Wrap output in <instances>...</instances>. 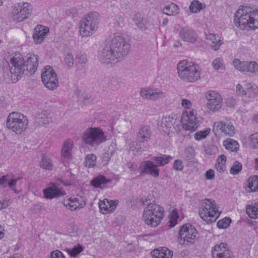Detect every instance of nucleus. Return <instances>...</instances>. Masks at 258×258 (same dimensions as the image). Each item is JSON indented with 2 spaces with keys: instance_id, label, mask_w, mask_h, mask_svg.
Wrapping results in <instances>:
<instances>
[{
  "instance_id": "nucleus-37",
  "label": "nucleus",
  "mask_w": 258,
  "mask_h": 258,
  "mask_svg": "<svg viewBox=\"0 0 258 258\" xmlns=\"http://www.w3.org/2000/svg\"><path fill=\"white\" fill-rule=\"evenodd\" d=\"M212 65L214 69L215 70L218 71L225 70L223 59L222 57H218L214 59L212 62Z\"/></svg>"
},
{
  "instance_id": "nucleus-18",
  "label": "nucleus",
  "mask_w": 258,
  "mask_h": 258,
  "mask_svg": "<svg viewBox=\"0 0 258 258\" xmlns=\"http://www.w3.org/2000/svg\"><path fill=\"white\" fill-rule=\"evenodd\" d=\"M179 35L182 41L192 44L195 43L198 39L197 33L186 27L182 28L180 30Z\"/></svg>"
},
{
  "instance_id": "nucleus-22",
  "label": "nucleus",
  "mask_w": 258,
  "mask_h": 258,
  "mask_svg": "<svg viewBox=\"0 0 258 258\" xmlns=\"http://www.w3.org/2000/svg\"><path fill=\"white\" fill-rule=\"evenodd\" d=\"M49 32L48 28L42 26H37L34 29L33 33L34 42L36 44L41 43L44 39L46 34Z\"/></svg>"
},
{
  "instance_id": "nucleus-46",
  "label": "nucleus",
  "mask_w": 258,
  "mask_h": 258,
  "mask_svg": "<svg viewBox=\"0 0 258 258\" xmlns=\"http://www.w3.org/2000/svg\"><path fill=\"white\" fill-rule=\"evenodd\" d=\"M83 250V248L82 246L78 244L77 245H75L72 249H68V253L71 256L75 257L78 254H79L81 252H82Z\"/></svg>"
},
{
  "instance_id": "nucleus-26",
  "label": "nucleus",
  "mask_w": 258,
  "mask_h": 258,
  "mask_svg": "<svg viewBox=\"0 0 258 258\" xmlns=\"http://www.w3.org/2000/svg\"><path fill=\"white\" fill-rule=\"evenodd\" d=\"M111 182L110 179L107 178L105 176L100 175L94 178L91 181V184L95 188H103L106 186L107 183Z\"/></svg>"
},
{
  "instance_id": "nucleus-58",
  "label": "nucleus",
  "mask_w": 258,
  "mask_h": 258,
  "mask_svg": "<svg viewBox=\"0 0 258 258\" xmlns=\"http://www.w3.org/2000/svg\"><path fill=\"white\" fill-rule=\"evenodd\" d=\"M50 258H65L63 253L59 250H56L52 251Z\"/></svg>"
},
{
  "instance_id": "nucleus-6",
  "label": "nucleus",
  "mask_w": 258,
  "mask_h": 258,
  "mask_svg": "<svg viewBox=\"0 0 258 258\" xmlns=\"http://www.w3.org/2000/svg\"><path fill=\"white\" fill-rule=\"evenodd\" d=\"M100 15L97 12H90L80 22V33L82 37L89 36L98 29Z\"/></svg>"
},
{
  "instance_id": "nucleus-55",
  "label": "nucleus",
  "mask_w": 258,
  "mask_h": 258,
  "mask_svg": "<svg viewBox=\"0 0 258 258\" xmlns=\"http://www.w3.org/2000/svg\"><path fill=\"white\" fill-rule=\"evenodd\" d=\"M205 152L208 155H215L218 153V148L214 145L208 146L205 149Z\"/></svg>"
},
{
  "instance_id": "nucleus-48",
  "label": "nucleus",
  "mask_w": 258,
  "mask_h": 258,
  "mask_svg": "<svg viewBox=\"0 0 258 258\" xmlns=\"http://www.w3.org/2000/svg\"><path fill=\"white\" fill-rule=\"evenodd\" d=\"M231 222V220L230 218L225 217L217 222V227L220 229H226L229 226Z\"/></svg>"
},
{
  "instance_id": "nucleus-38",
  "label": "nucleus",
  "mask_w": 258,
  "mask_h": 258,
  "mask_svg": "<svg viewBox=\"0 0 258 258\" xmlns=\"http://www.w3.org/2000/svg\"><path fill=\"white\" fill-rule=\"evenodd\" d=\"M40 165L42 168L48 170H51L53 166L52 161L50 159L44 155L42 157L41 161L40 162Z\"/></svg>"
},
{
  "instance_id": "nucleus-10",
  "label": "nucleus",
  "mask_w": 258,
  "mask_h": 258,
  "mask_svg": "<svg viewBox=\"0 0 258 258\" xmlns=\"http://www.w3.org/2000/svg\"><path fill=\"white\" fill-rule=\"evenodd\" d=\"M83 142L92 147H97L106 140V137L98 127H89L85 130L82 136Z\"/></svg>"
},
{
  "instance_id": "nucleus-1",
  "label": "nucleus",
  "mask_w": 258,
  "mask_h": 258,
  "mask_svg": "<svg viewBox=\"0 0 258 258\" xmlns=\"http://www.w3.org/2000/svg\"><path fill=\"white\" fill-rule=\"evenodd\" d=\"M131 47L123 35L114 33L107 38L105 45L99 55V60L106 64L111 61H119L128 54Z\"/></svg>"
},
{
  "instance_id": "nucleus-29",
  "label": "nucleus",
  "mask_w": 258,
  "mask_h": 258,
  "mask_svg": "<svg viewBox=\"0 0 258 258\" xmlns=\"http://www.w3.org/2000/svg\"><path fill=\"white\" fill-rule=\"evenodd\" d=\"M246 190L248 192L258 191V176L250 177L247 180Z\"/></svg>"
},
{
  "instance_id": "nucleus-59",
  "label": "nucleus",
  "mask_w": 258,
  "mask_h": 258,
  "mask_svg": "<svg viewBox=\"0 0 258 258\" xmlns=\"http://www.w3.org/2000/svg\"><path fill=\"white\" fill-rule=\"evenodd\" d=\"M205 176L207 179L209 180H213L215 178L214 171L213 170H208L205 174Z\"/></svg>"
},
{
  "instance_id": "nucleus-27",
  "label": "nucleus",
  "mask_w": 258,
  "mask_h": 258,
  "mask_svg": "<svg viewBox=\"0 0 258 258\" xmlns=\"http://www.w3.org/2000/svg\"><path fill=\"white\" fill-rule=\"evenodd\" d=\"M73 145V141L70 139H68L63 143L61 150V156L62 157L66 159H69L71 157Z\"/></svg>"
},
{
  "instance_id": "nucleus-56",
  "label": "nucleus",
  "mask_w": 258,
  "mask_h": 258,
  "mask_svg": "<svg viewBox=\"0 0 258 258\" xmlns=\"http://www.w3.org/2000/svg\"><path fill=\"white\" fill-rule=\"evenodd\" d=\"M219 94L215 91H210L208 92L206 94V98L208 102L212 101L216 97L218 96Z\"/></svg>"
},
{
  "instance_id": "nucleus-19",
  "label": "nucleus",
  "mask_w": 258,
  "mask_h": 258,
  "mask_svg": "<svg viewBox=\"0 0 258 258\" xmlns=\"http://www.w3.org/2000/svg\"><path fill=\"white\" fill-rule=\"evenodd\" d=\"M118 201L117 200H109L105 199L99 203V207L102 213L105 214L107 213L113 212L115 209Z\"/></svg>"
},
{
  "instance_id": "nucleus-44",
  "label": "nucleus",
  "mask_w": 258,
  "mask_h": 258,
  "mask_svg": "<svg viewBox=\"0 0 258 258\" xmlns=\"http://www.w3.org/2000/svg\"><path fill=\"white\" fill-rule=\"evenodd\" d=\"M210 133V130L209 128L205 129L204 131H198L195 133L194 138L197 141H200L205 139Z\"/></svg>"
},
{
  "instance_id": "nucleus-39",
  "label": "nucleus",
  "mask_w": 258,
  "mask_h": 258,
  "mask_svg": "<svg viewBox=\"0 0 258 258\" xmlns=\"http://www.w3.org/2000/svg\"><path fill=\"white\" fill-rule=\"evenodd\" d=\"M203 8V4L197 0L192 1L189 6L190 11L194 13H198Z\"/></svg>"
},
{
  "instance_id": "nucleus-12",
  "label": "nucleus",
  "mask_w": 258,
  "mask_h": 258,
  "mask_svg": "<svg viewBox=\"0 0 258 258\" xmlns=\"http://www.w3.org/2000/svg\"><path fill=\"white\" fill-rule=\"evenodd\" d=\"M32 8L28 3H18L12 7V14L13 19L17 22H22L31 15Z\"/></svg>"
},
{
  "instance_id": "nucleus-33",
  "label": "nucleus",
  "mask_w": 258,
  "mask_h": 258,
  "mask_svg": "<svg viewBox=\"0 0 258 258\" xmlns=\"http://www.w3.org/2000/svg\"><path fill=\"white\" fill-rule=\"evenodd\" d=\"M247 215L253 219L258 218V203L248 205L246 208Z\"/></svg>"
},
{
  "instance_id": "nucleus-31",
  "label": "nucleus",
  "mask_w": 258,
  "mask_h": 258,
  "mask_svg": "<svg viewBox=\"0 0 258 258\" xmlns=\"http://www.w3.org/2000/svg\"><path fill=\"white\" fill-rule=\"evenodd\" d=\"M245 90V95L249 98H254L258 96V87L255 85L246 84Z\"/></svg>"
},
{
  "instance_id": "nucleus-17",
  "label": "nucleus",
  "mask_w": 258,
  "mask_h": 258,
  "mask_svg": "<svg viewBox=\"0 0 258 258\" xmlns=\"http://www.w3.org/2000/svg\"><path fill=\"white\" fill-rule=\"evenodd\" d=\"M139 168L141 174L148 173L155 178L159 176V173L157 165L149 160L142 162L140 164Z\"/></svg>"
},
{
  "instance_id": "nucleus-24",
  "label": "nucleus",
  "mask_w": 258,
  "mask_h": 258,
  "mask_svg": "<svg viewBox=\"0 0 258 258\" xmlns=\"http://www.w3.org/2000/svg\"><path fill=\"white\" fill-rule=\"evenodd\" d=\"M176 119L173 117L168 116L164 117L162 119L161 126L164 132H172L174 130V124L175 123Z\"/></svg>"
},
{
  "instance_id": "nucleus-54",
  "label": "nucleus",
  "mask_w": 258,
  "mask_h": 258,
  "mask_svg": "<svg viewBox=\"0 0 258 258\" xmlns=\"http://www.w3.org/2000/svg\"><path fill=\"white\" fill-rule=\"evenodd\" d=\"M250 140L251 146L254 148L258 149V133L251 135Z\"/></svg>"
},
{
  "instance_id": "nucleus-7",
  "label": "nucleus",
  "mask_w": 258,
  "mask_h": 258,
  "mask_svg": "<svg viewBox=\"0 0 258 258\" xmlns=\"http://www.w3.org/2000/svg\"><path fill=\"white\" fill-rule=\"evenodd\" d=\"M29 120L24 114L13 112L11 113L7 118V127L12 132L16 135L23 134L27 129Z\"/></svg>"
},
{
  "instance_id": "nucleus-42",
  "label": "nucleus",
  "mask_w": 258,
  "mask_h": 258,
  "mask_svg": "<svg viewBox=\"0 0 258 258\" xmlns=\"http://www.w3.org/2000/svg\"><path fill=\"white\" fill-rule=\"evenodd\" d=\"M85 160V166L92 167L95 165L96 157L93 154H88L86 156Z\"/></svg>"
},
{
  "instance_id": "nucleus-41",
  "label": "nucleus",
  "mask_w": 258,
  "mask_h": 258,
  "mask_svg": "<svg viewBox=\"0 0 258 258\" xmlns=\"http://www.w3.org/2000/svg\"><path fill=\"white\" fill-rule=\"evenodd\" d=\"M64 205L69 208L71 211L75 210L79 207L78 200L75 199H70L68 201H66L64 203Z\"/></svg>"
},
{
  "instance_id": "nucleus-43",
  "label": "nucleus",
  "mask_w": 258,
  "mask_h": 258,
  "mask_svg": "<svg viewBox=\"0 0 258 258\" xmlns=\"http://www.w3.org/2000/svg\"><path fill=\"white\" fill-rule=\"evenodd\" d=\"M222 101H212L211 103V102H208L207 103V108L212 111H217L219 109H220L221 107Z\"/></svg>"
},
{
  "instance_id": "nucleus-15",
  "label": "nucleus",
  "mask_w": 258,
  "mask_h": 258,
  "mask_svg": "<svg viewBox=\"0 0 258 258\" xmlns=\"http://www.w3.org/2000/svg\"><path fill=\"white\" fill-rule=\"evenodd\" d=\"M213 132L216 134L221 133L229 137H232L235 134V129L232 124L230 122H225L223 121L214 123Z\"/></svg>"
},
{
  "instance_id": "nucleus-61",
  "label": "nucleus",
  "mask_w": 258,
  "mask_h": 258,
  "mask_svg": "<svg viewBox=\"0 0 258 258\" xmlns=\"http://www.w3.org/2000/svg\"><path fill=\"white\" fill-rule=\"evenodd\" d=\"M67 14L72 17H75L78 14V10L76 8H73L68 10Z\"/></svg>"
},
{
  "instance_id": "nucleus-23",
  "label": "nucleus",
  "mask_w": 258,
  "mask_h": 258,
  "mask_svg": "<svg viewBox=\"0 0 258 258\" xmlns=\"http://www.w3.org/2000/svg\"><path fill=\"white\" fill-rule=\"evenodd\" d=\"M151 130L150 126L143 125L140 127L138 133V140L140 143L147 142L149 141L151 137Z\"/></svg>"
},
{
  "instance_id": "nucleus-50",
  "label": "nucleus",
  "mask_w": 258,
  "mask_h": 258,
  "mask_svg": "<svg viewBox=\"0 0 258 258\" xmlns=\"http://www.w3.org/2000/svg\"><path fill=\"white\" fill-rule=\"evenodd\" d=\"M246 61H240L238 59H234L233 61V64L234 67L238 71L245 72Z\"/></svg>"
},
{
  "instance_id": "nucleus-21",
  "label": "nucleus",
  "mask_w": 258,
  "mask_h": 258,
  "mask_svg": "<svg viewBox=\"0 0 258 258\" xmlns=\"http://www.w3.org/2000/svg\"><path fill=\"white\" fill-rule=\"evenodd\" d=\"M19 179V178H12L9 175H3L0 178V186L5 188L9 186L16 194H18L19 191L15 187Z\"/></svg>"
},
{
  "instance_id": "nucleus-5",
  "label": "nucleus",
  "mask_w": 258,
  "mask_h": 258,
  "mask_svg": "<svg viewBox=\"0 0 258 258\" xmlns=\"http://www.w3.org/2000/svg\"><path fill=\"white\" fill-rule=\"evenodd\" d=\"M178 77L183 81L195 82L201 77V73L198 65L184 60L177 64Z\"/></svg>"
},
{
  "instance_id": "nucleus-20",
  "label": "nucleus",
  "mask_w": 258,
  "mask_h": 258,
  "mask_svg": "<svg viewBox=\"0 0 258 258\" xmlns=\"http://www.w3.org/2000/svg\"><path fill=\"white\" fill-rule=\"evenodd\" d=\"M43 192L44 197L49 199L60 197L66 195V192L64 190L58 188L55 185L49 186L43 189Z\"/></svg>"
},
{
  "instance_id": "nucleus-2",
  "label": "nucleus",
  "mask_w": 258,
  "mask_h": 258,
  "mask_svg": "<svg viewBox=\"0 0 258 258\" xmlns=\"http://www.w3.org/2000/svg\"><path fill=\"white\" fill-rule=\"evenodd\" d=\"M38 56L28 54L24 59L20 53L12 54L10 56L9 64L12 77L18 80L23 75L31 76L37 70L38 66Z\"/></svg>"
},
{
  "instance_id": "nucleus-51",
  "label": "nucleus",
  "mask_w": 258,
  "mask_h": 258,
  "mask_svg": "<svg viewBox=\"0 0 258 258\" xmlns=\"http://www.w3.org/2000/svg\"><path fill=\"white\" fill-rule=\"evenodd\" d=\"M64 61L67 67L71 69L72 68L74 62V59L72 53L70 52H67L65 54Z\"/></svg>"
},
{
  "instance_id": "nucleus-11",
  "label": "nucleus",
  "mask_w": 258,
  "mask_h": 258,
  "mask_svg": "<svg viewBox=\"0 0 258 258\" xmlns=\"http://www.w3.org/2000/svg\"><path fill=\"white\" fill-rule=\"evenodd\" d=\"M198 231L189 223L183 225L178 232V242L181 245H191L195 243Z\"/></svg>"
},
{
  "instance_id": "nucleus-45",
  "label": "nucleus",
  "mask_w": 258,
  "mask_h": 258,
  "mask_svg": "<svg viewBox=\"0 0 258 258\" xmlns=\"http://www.w3.org/2000/svg\"><path fill=\"white\" fill-rule=\"evenodd\" d=\"M195 156L194 149L192 147L186 148L184 152V158L186 160H190L192 159Z\"/></svg>"
},
{
  "instance_id": "nucleus-9",
  "label": "nucleus",
  "mask_w": 258,
  "mask_h": 258,
  "mask_svg": "<svg viewBox=\"0 0 258 258\" xmlns=\"http://www.w3.org/2000/svg\"><path fill=\"white\" fill-rule=\"evenodd\" d=\"M199 212L201 218L208 223L215 222L220 215L215 201L209 199L202 201Z\"/></svg>"
},
{
  "instance_id": "nucleus-4",
  "label": "nucleus",
  "mask_w": 258,
  "mask_h": 258,
  "mask_svg": "<svg viewBox=\"0 0 258 258\" xmlns=\"http://www.w3.org/2000/svg\"><path fill=\"white\" fill-rule=\"evenodd\" d=\"M181 105L185 109L181 114V122L183 128L186 131H196L200 125L201 120L197 116L196 110L191 108L192 103L188 99H182Z\"/></svg>"
},
{
  "instance_id": "nucleus-14",
  "label": "nucleus",
  "mask_w": 258,
  "mask_h": 258,
  "mask_svg": "<svg viewBox=\"0 0 258 258\" xmlns=\"http://www.w3.org/2000/svg\"><path fill=\"white\" fill-rule=\"evenodd\" d=\"M140 96L143 99L151 101L162 100L166 97V93L158 89L142 88Z\"/></svg>"
},
{
  "instance_id": "nucleus-49",
  "label": "nucleus",
  "mask_w": 258,
  "mask_h": 258,
  "mask_svg": "<svg viewBox=\"0 0 258 258\" xmlns=\"http://www.w3.org/2000/svg\"><path fill=\"white\" fill-rule=\"evenodd\" d=\"M170 225L169 226L173 227L177 223V219H178V212L176 209L173 210L170 215Z\"/></svg>"
},
{
  "instance_id": "nucleus-34",
  "label": "nucleus",
  "mask_w": 258,
  "mask_h": 258,
  "mask_svg": "<svg viewBox=\"0 0 258 258\" xmlns=\"http://www.w3.org/2000/svg\"><path fill=\"white\" fill-rule=\"evenodd\" d=\"M152 159L159 166H164L169 163L172 157L169 155H165L162 157H153Z\"/></svg>"
},
{
  "instance_id": "nucleus-52",
  "label": "nucleus",
  "mask_w": 258,
  "mask_h": 258,
  "mask_svg": "<svg viewBox=\"0 0 258 258\" xmlns=\"http://www.w3.org/2000/svg\"><path fill=\"white\" fill-rule=\"evenodd\" d=\"M223 44V40L220 38H217V40L213 42V43H210V47L211 49L214 51L218 50L220 46Z\"/></svg>"
},
{
  "instance_id": "nucleus-64",
  "label": "nucleus",
  "mask_w": 258,
  "mask_h": 258,
  "mask_svg": "<svg viewBox=\"0 0 258 258\" xmlns=\"http://www.w3.org/2000/svg\"><path fill=\"white\" fill-rule=\"evenodd\" d=\"M226 161V157L224 155H220L217 160V163L224 164Z\"/></svg>"
},
{
  "instance_id": "nucleus-36",
  "label": "nucleus",
  "mask_w": 258,
  "mask_h": 258,
  "mask_svg": "<svg viewBox=\"0 0 258 258\" xmlns=\"http://www.w3.org/2000/svg\"><path fill=\"white\" fill-rule=\"evenodd\" d=\"M133 19L136 26H137L139 28L142 30H145L146 29L145 22L143 20L142 16L140 13H137L135 14Z\"/></svg>"
},
{
  "instance_id": "nucleus-28",
  "label": "nucleus",
  "mask_w": 258,
  "mask_h": 258,
  "mask_svg": "<svg viewBox=\"0 0 258 258\" xmlns=\"http://www.w3.org/2000/svg\"><path fill=\"white\" fill-rule=\"evenodd\" d=\"M36 121L39 125L43 126L51 123L52 118L49 113L43 111L38 114Z\"/></svg>"
},
{
  "instance_id": "nucleus-62",
  "label": "nucleus",
  "mask_w": 258,
  "mask_h": 258,
  "mask_svg": "<svg viewBox=\"0 0 258 258\" xmlns=\"http://www.w3.org/2000/svg\"><path fill=\"white\" fill-rule=\"evenodd\" d=\"M219 38V37L216 36L214 34L210 33L206 35V39L210 40L211 43H213V42L217 40V38Z\"/></svg>"
},
{
  "instance_id": "nucleus-47",
  "label": "nucleus",
  "mask_w": 258,
  "mask_h": 258,
  "mask_svg": "<svg viewBox=\"0 0 258 258\" xmlns=\"http://www.w3.org/2000/svg\"><path fill=\"white\" fill-rule=\"evenodd\" d=\"M242 170V164L238 161H235L231 167L230 173L233 175L238 174Z\"/></svg>"
},
{
  "instance_id": "nucleus-40",
  "label": "nucleus",
  "mask_w": 258,
  "mask_h": 258,
  "mask_svg": "<svg viewBox=\"0 0 258 258\" xmlns=\"http://www.w3.org/2000/svg\"><path fill=\"white\" fill-rule=\"evenodd\" d=\"M245 72L255 73L258 70V64L255 61H246Z\"/></svg>"
},
{
  "instance_id": "nucleus-35",
  "label": "nucleus",
  "mask_w": 258,
  "mask_h": 258,
  "mask_svg": "<svg viewBox=\"0 0 258 258\" xmlns=\"http://www.w3.org/2000/svg\"><path fill=\"white\" fill-rule=\"evenodd\" d=\"M104 82L107 86L112 90H117L120 87L119 82L115 78H106L104 79Z\"/></svg>"
},
{
  "instance_id": "nucleus-53",
  "label": "nucleus",
  "mask_w": 258,
  "mask_h": 258,
  "mask_svg": "<svg viewBox=\"0 0 258 258\" xmlns=\"http://www.w3.org/2000/svg\"><path fill=\"white\" fill-rule=\"evenodd\" d=\"M76 62L80 64H85L87 62V56L81 52L78 53L76 57Z\"/></svg>"
},
{
  "instance_id": "nucleus-32",
  "label": "nucleus",
  "mask_w": 258,
  "mask_h": 258,
  "mask_svg": "<svg viewBox=\"0 0 258 258\" xmlns=\"http://www.w3.org/2000/svg\"><path fill=\"white\" fill-rule=\"evenodd\" d=\"M223 145L226 149L232 152H236L239 147L237 142L231 139L225 140L223 142Z\"/></svg>"
},
{
  "instance_id": "nucleus-57",
  "label": "nucleus",
  "mask_w": 258,
  "mask_h": 258,
  "mask_svg": "<svg viewBox=\"0 0 258 258\" xmlns=\"http://www.w3.org/2000/svg\"><path fill=\"white\" fill-rule=\"evenodd\" d=\"M183 166L182 162L180 160H176L173 164V168L175 170L181 171L182 170Z\"/></svg>"
},
{
  "instance_id": "nucleus-3",
  "label": "nucleus",
  "mask_w": 258,
  "mask_h": 258,
  "mask_svg": "<svg viewBox=\"0 0 258 258\" xmlns=\"http://www.w3.org/2000/svg\"><path fill=\"white\" fill-rule=\"evenodd\" d=\"M234 23L241 30L258 28V9L248 6L240 7L234 14Z\"/></svg>"
},
{
  "instance_id": "nucleus-63",
  "label": "nucleus",
  "mask_w": 258,
  "mask_h": 258,
  "mask_svg": "<svg viewBox=\"0 0 258 258\" xmlns=\"http://www.w3.org/2000/svg\"><path fill=\"white\" fill-rule=\"evenodd\" d=\"M237 93L241 96L245 95L246 90L243 89L242 86L240 84H238L236 86Z\"/></svg>"
},
{
  "instance_id": "nucleus-16",
  "label": "nucleus",
  "mask_w": 258,
  "mask_h": 258,
  "mask_svg": "<svg viewBox=\"0 0 258 258\" xmlns=\"http://www.w3.org/2000/svg\"><path fill=\"white\" fill-rule=\"evenodd\" d=\"M213 258H233L234 256L227 245L225 243H221L214 246L212 250Z\"/></svg>"
},
{
  "instance_id": "nucleus-13",
  "label": "nucleus",
  "mask_w": 258,
  "mask_h": 258,
  "mask_svg": "<svg viewBox=\"0 0 258 258\" xmlns=\"http://www.w3.org/2000/svg\"><path fill=\"white\" fill-rule=\"evenodd\" d=\"M42 81L46 88L53 90L58 87V80L56 73L50 66H46L41 74Z\"/></svg>"
},
{
  "instance_id": "nucleus-30",
  "label": "nucleus",
  "mask_w": 258,
  "mask_h": 258,
  "mask_svg": "<svg viewBox=\"0 0 258 258\" xmlns=\"http://www.w3.org/2000/svg\"><path fill=\"white\" fill-rule=\"evenodd\" d=\"M162 11L164 14L168 16H174L179 13V8L176 4L172 3L165 6Z\"/></svg>"
},
{
  "instance_id": "nucleus-25",
  "label": "nucleus",
  "mask_w": 258,
  "mask_h": 258,
  "mask_svg": "<svg viewBox=\"0 0 258 258\" xmlns=\"http://www.w3.org/2000/svg\"><path fill=\"white\" fill-rule=\"evenodd\" d=\"M151 254L154 258H171L173 253L166 247H161L153 250Z\"/></svg>"
},
{
  "instance_id": "nucleus-60",
  "label": "nucleus",
  "mask_w": 258,
  "mask_h": 258,
  "mask_svg": "<svg viewBox=\"0 0 258 258\" xmlns=\"http://www.w3.org/2000/svg\"><path fill=\"white\" fill-rule=\"evenodd\" d=\"M215 167L219 173H223L225 170V166L224 164L216 163Z\"/></svg>"
},
{
  "instance_id": "nucleus-8",
  "label": "nucleus",
  "mask_w": 258,
  "mask_h": 258,
  "mask_svg": "<svg viewBox=\"0 0 258 258\" xmlns=\"http://www.w3.org/2000/svg\"><path fill=\"white\" fill-rule=\"evenodd\" d=\"M164 209L159 205L153 203L144 209L143 219L145 223L153 227L157 226L163 218Z\"/></svg>"
}]
</instances>
